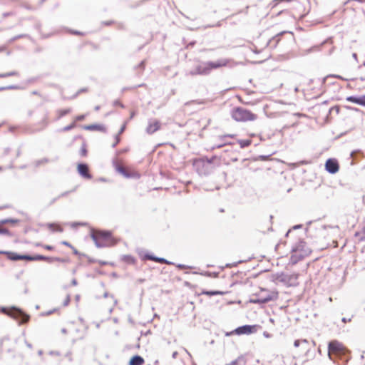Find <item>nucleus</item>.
<instances>
[{
	"label": "nucleus",
	"mask_w": 365,
	"mask_h": 365,
	"mask_svg": "<svg viewBox=\"0 0 365 365\" xmlns=\"http://www.w3.org/2000/svg\"><path fill=\"white\" fill-rule=\"evenodd\" d=\"M0 254H5L7 255L8 258L11 260H19V259H26L29 260L30 259L29 255H20L14 252H4L0 251Z\"/></svg>",
	"instance_id": "7"
},
{
	"label": "nucleus",
	"mask_w": 365,
	"mask_h": 365,
	"mask_svg": "<svg viewBox=\"0 0 365 365\" xmlns=\"http://www.w3.org/2000/svg\"><path fill=\"white\" fill-rule=\"evenodd\" d=\"M78 171L83 177L90 179L91 175L88 173V166L85 164H79L78 165Z\"/></svg>",
	"instance_id": "12"
},
{
	"label": "nucleus",
	"mask_w": 365,
	"mask_h": 365,
	"mask_svg": "<svg viewBox=\"0 0 365 365\" xmlns=\"http://www.w3.org/2000/svg\"><path fill=\"white\" fill-rule=\"evenodd\" d=\"M250 143H251V140H239V144L240 145L241 148L247 147V146L250 145Z\"/></svg>",
	"instance_id": "17"
},
{
	"label": "nucleus",
	"mask_w": 365,
	"mask_h": 365,
	"mask_svg": "<svg viewBox=\"0 0 365 365\" xmlns=\"http://www.w3.org/2000/svg\"><path fill=\"white\" fill-rule=\"evenodd\" d=\"M125 128V125H123V127L121 128V129H120V133H123V130H124Z\"/></svg>",
	"instance_id": "31"
},
{
	"label": "nucleus",
	"mask_w": 365,
	"mask_h": 365,
	"mask_svg": "<svg viewBox=\"0 0 365 365\" xmlns=\"http://www.w3.org/2000/svg\"><path fill=\"white\" fill-rule=\"evenodd\" d=\"M278 297V293L274 291H272L267 297H259L257 299H253L251 302L255 304L266 303L269 301L276 299Z\"/></svg>",
	"instance_id": "5"
},
{
	"label": "nucleus",
	"mask_w": 365,
	"mask_h": 365,
	"mask_svg": "<svg viewBox=\"0 0 365 365\" xmlns=\"http://www.w3.org/2000/svg\"><path fill=\"white\" fill-rule=\"evenodd\" d=\"M160 122L156 120H151L148 123V125L146 128V131L149 134H152L154 132L157 131L160 129Z\"/></svg>",
	"instance_id": "9"
},
{
	"label": "nucleus",
	"mask_w": 365,
	"mask_h": 365,
	"mask_svg": "<svg viewBox=\"0 0 365 365\" xmlns=\"http://www.w3.org/2000/svg\"><path fill=\"white\" fill-rule=\"evenodd\" d=\"M310 252H311V251L309 249H307L305 251H304V252L302 254H299V256L300 258H302L304 256L308 255Z\"/></svg>",
	"instance_id": "21"
},
{
	"label": "nucleus",
	"mask_w": 365,
	"mask_h": 365,
	"mask_svg": "<svg viewBox=\"0 0 365 365\" xmlns=\"http://www.w3.org/2000/svg\"><path fill=\"white\" fill-rule=\"evenodd\" d=\"M71 248L73 250L74 254H76V255L78 254L77 250L73 246Z\"/></svg>",
	"instance_id": "32"
},
{
	"label": "nucleus",
	"mask_w": 365,
	"mask_h": 365,
	"mask_svg": "<svg viewBox=\"0 0 365 365\" xmlns=\"http://www.w3.org/2000/svg\"><path fill=\"white\" fill-rule=\"evenodd\" d=\"M117 170H118V171L119 173H121V174H123V175H125V176H128V175L125 174V170H124L123 168H122V167H118Z\"/></svg>",
	"instance_id": "22"
},
{
	"label": "nucleus",
	"mask_w": 365,
	"mask_h": 365,
	"mask_svg": "<svg viewBox=\"0 0 365 365\" xmlns=\"http://www.w3.org/2000/svg\"><path fill=\"white\" fill-rule=\"evenodd\" d=\"M304 246V242H301V243L299 245V246L297 247V249L294 250V255H293L292 256V257H291L292 261L294 263H295V262H297V259H294V257H295V256L297 255V253H298V251H299V248H300V247H303Z\"/></svg>",
	"instance_id": "16"
},
{
	"label": "nucleus",
	"mask_w": 365,
	"mask_h": 365,
	"mask_svg": "<svg viewBox=\"0 0 365 365\" xmlns=\"http://www.w3.org/2000/svg\"><path fill=\"white\" fill-rule=\"evenodd\" d=\"M270 292H271L265 290V289H262L261 291V293H264V294L262 297H267Z\"/></svg>",
	"instance_id": "25"
},
{
	"label": "nucleus",
	"mask_w": 365,
	"mask_h": 365,
	"mask_svg": "<svg viewBox=\"0 0 365 365\" xmlns=\"http://www.w3.org/2000/svg\"><path fill=\"white\" fill-rule=\"evenodd\" d=\"M301 343H305V344H307V341L306 339H304V340H296V341L294 342V346L295 347H298Z\"/></svg>",
	"instance_id": "19"
},
{
	"label": "nucleus",
	"mask_w": 365,
	"mask_h": 365,
	"mask_svg": "<svg viewBox=\"0 0 365 365\" xmlns=\"http://www.w3.org/2000/svg\"><path fill=\"white\" fill-rule=\"evenodd\" d=\"M61 243L63 245H66V246H68L69 247H72V245L70 243H68V242H66V241H63Z\"/></svg>",
	"instance_id": "26"
},
{
	"label": "nucleus",
	"mask_w": 365,
	"mask_h": 365,
	"mask_svg": "<svg viewBox=\"0 0 365 365\" xmlns=\"http://www.w3.org/2000/svg\"><path fill=\"white\" fill-rule=\"evenodd\" d=\"M43 248H45L46 250H53V247L50 246V245H43Z\"/></svg>",
	"instance_id": "27"
},
{
	"label": "nucleus",
	"mask_w": 365,
	"mask_h": 365,
	"mask_svg": "<svg viewBox=\"0 0 365 365\" xmlns=\"http://www.w3.org/2000/svg\"><path fill=\"white\" fill-rule=\"evenodd\" d=\"M232 333H233V332H231V333H227V334H226V335H227V336H229V335L232 334Z\"/></svg>",
	"instance_id": "37"
},
{
	"label": "nucleus",
	"mask_w": 365,
	"mask_h": 365,
	"mask_svg": "<svg viewBox=\"0 0 365 365\" xmlns=\"http://www.w3.org/2000/svg\"><path fill=\"white\" fill-rule=\"evenodd\" d=\"M48 227L52 231H57V232H60L63 231L62 228L58 225H56V224H49Z\"/></svg>",
	"instance_id": "15"
},
{
	"label": "nucleus",
	"mask_w": 365,
	"mask_h": 365,
	"mask_svg": "<svg viewBox=\"0 0 365 365\" xmlns=\"http://www.w3.org/2000/svg\"><path fill=\"white\" fill-rule=\"evenodd\" d=\"M92 238L98 247L112 245L110 234L108 232L97 231L92 232Z\"/></svg>",
	"instance_id": "2"
},
{
	"label": "nucleus",
	"mask_w": 365,
	"mask_h": 365,
	"mask_svg": "<svg viewBox=\"0 0 365 365\" xmlns=\"http://www.w3.org/2000/svg\"><path fill=\"white\" fill-rule=\"evenodd\" d=\"M95 109H96V110H98L99 109V106H96V107L95 108Z\"/></svg>",
	"instance_id": "36"
},
{
	"label": "nucleus",
	"mask_w": 365,
	"mask_h": 365,
	"mask_svg": "<svg viewBox=\"0 0 365 365\" xmlns=\"http://www.w3.org/2000/svg\"><path fill=\"white\" fill-rule=\"evenodd\" d=\"M232 117L236 121L255 120L257 118L256 115L242 108L233 110Z\"/></svg>",
	"instance_id": "3"
},
{
	"label": "nucleus",
	"mask_w": 365,
	"mask_h": 365,
	"mask_svg": "<svg viewBox=\"0 0 365 365\" xmlns=\"http://www.w3.org/2000/svg\"><path fill=\"white\" fill-rule=\"evenodd\" d=\"M290 279H293L294 281H295V280L297 279V275H292V276L290 277Z\"/></svg>",
	"instance_id": "30"
},
{
	"label": "nucleus",
	"mask_w": 365,
	"mask_h": 365,
	"mask_svg": "<svg viewBox=\"0 0 365 365\" xmlns=\"http://www.w3.org/2000/svg\"><path fill=\"white\" fill-rule=\"evenodd\" d=\"M149 259H153L156 262H165V260L163 258H155V257H148Z\"/></svg>",
	"instance_id": "23"
},
{
	"label": "nucleus",
	"mask_w": 365,
	"mask_h": 365,
	"mask_svg": "<svg viewBox=\"0 0 365 365\" xmlns=\"http://www.w3.org/2000/svg\"><path fill=\"white\" fill-rule=\"evenodd\" d=\"M18 314L21 317V323H25L29 320V316L24 314L23 312L18 311Z\"/></svg>",
	"instance_id": "18"
},
{
	"label": "nucleus",
	"mask_w": 365,
	"mask_h": 365,
	"mask_svg": "<svg viewBox=\"0 0 365 365\" xmlns=\"http://www.w3.org/2000/svg\"><path fill=\"white\" fill-rule=\"evenodd\" d=\"M29 260L30 261H34V260H46L48 262H53L54 260L56 261H62L60 258H58V257H45V256H43V255H36V256H34V257H31L30 256V259H29Z\"/></svg>",
	"instance_id": "11"
},
{
	"label": "nucleus",
	"mask_w": 365,
	"mask_h": 365,
	"mask_svg": "<svg viewBox=\"0 0 365 365\" xmlns=\"http://www.w3.org/2000/svg\"><path fill=\"white\" fill-rule=\"evenodd\" d=\"M353 57H354L355 59H356V53H354V54H353Z\"/></svg>",
	"instance_id": "33"
},
{
	"label": "nucleus",
	"mask_w": 365,
	"mask_h": 365,
	"mask_svg": "<svg viewBox=\"0 0 365 365\" xmlns=\"http://www.w3.org/2000/svg\"><path fill=\"white\" fill-rule=\"evenodd\" d=\"M326 170L332 174L336 173L339 170V165L336 160L329 159L325 164Z\"/></svg>",
	"instance_id": "6"
},
{
	"label": "nucleus",
	"mask_w": 365,
	"mask_h": 365,
	"mask_svg": "<svg viewBox=\"0 0 365 365\" xmlns=\"http://www.w3.org/2000/svg\"><path fill=\"white\" fill-rule=\"evenodd\" d=\"M346 101L365 106V95L361 96H349L346 98Z\"/></svg>",
	"instance_id": "10"
},
{
	"label": "nucleus",
	"mask_w": 365,
	"mask_h": 365,
	"mask_svg": "<svg viewBox=\"0 0 365 365\" xmlns=\"http://www.w3.org/2000/svg\"><path fill=\"white\" fill-rule=\"evenodd\" d=\"M254 327L250 325H245L237 328L233 332L238 335L250 334L253 332Z\"/></svg>",
	"instance_id": "8"
},
{
	"label": "nucleus",
	"mask_w": 365,
	"mask_h": 365,
	"mask_svg": "<svg viewBox=\"0 0 365 365\" xmlns=\"http://www.w3.org/2000/svg\"><path fill=\"white\" fill-rule=\"evenodd\" d=\"M53 312V311H51L49 312H48L46 314H52Z\"/></svg>",
	"instance_id": "35"
},
{
	"label": "nucleus",
	"mask_w": 365,
	"mask_h": 365,
	"mask_svg": "<svg viewBox=\"0 0 365 365\" xmlns=\"http://www.w3.org/2000/svg\"><path fill=\"white\" fill-rule=\"evenodd\" d=\"M144 362L143 359L140 356H135L130 360V365H142Z\"/></svg>",
	"instance_id": "13"
},
{
	"label": "nucleus",
	"mask_w": 365,
	"mask_h": 365,
	"mask_svg": "<svg viewBox=\"0 0 365 365\" xmlns=\"http://www.w3.org/2000/svg\"><path fill=\"white\" fill-rule=\"evenodd\" d=\"M85 129L90 130H105V128L102 125H90L85 126Z\"/></svg>",
	"instance_id": "14"
},
{
	"label": "nucleus",
	"mask_w": 365,
	"mask_h": 365,
	"mask_svg": "<svg viewBox=\"0 0 365 365\" xmlns=\"http://www.w3.org/2000/svg\"><path fill=\"white\" fill-rule=\"evenodd\" d=\"M72 127H73V125H71V126H68V127L66 128V130H67V129H70V128H72Z\"/></svg>",
	"instance_id": "34"
},
{
	"label": "nucleus",
	"mask_w": 365,
	"mask_h": 365,
	"mask_svg": "<svg viewBox=\"0 0 365 365\" xmlns=\"http://www.w3.org/2000/svg\"><path fill=\"white\" fill-rule=\"evenodd\" d=\"M76 299H77V300H78V299H79V297H78V296H77V297H76Z\"/></svg>",
	"instance_id": "38"
},
{
	"label": "nucleus",
	"mask_w": 365,
	"mask_h": 365,
	"mask_svg": "<svg viewBox=\"0 0 365 365\" xmlns=\"http://www.w3.org/2000/svg\"><path fill=\"white\" fill-rule=\"evenodd\" d=\"M7 233H8L7 230L0 228V234H7Z\"/></svg>",
	"instance_id": "29"
},
{
	"label": "nucleus",
	"mask_w": 365,
	"mask_h": 365,
	"mask_svg": "<svg viewBox=\"0 0 365 365\" xmlns=\"http://www.w3.org/2000/svg\"><path fill=\"white\" fill-rule=\"evenodd\" d=\"M70 302V297L69 296H67L64 302H63V305L64 306H67Z\"/></svg>",
	"instance_id": "24"
},
{
	"label": "nucleus",
	"mask_w": 365,
	"mask_h": 365,
	"mask_svg": "<svg viewBox=\"0 0 365 365\" xmlns=\"http://www.w3.org/2000/svg\"><path fill=\"white\" fill-rule=\"evenodd\" d=\"M205 294L207 295L212 296V295H216V294H222V292H219V291H216V292H205Z\"/></svg>",
	"instance_id": "20"
},
{
	"label": "nucleus",
	"mask_w": 365,
	"mask_h": 365,
	"mask_svg": "<svg viewBox=\"0 0 365 365\" xmlns=\"http://www.w3.org/2000/svg\"><path fill=\"white\" fill-rule=\"evenodd\" d=\"M84 118H85V116L83 115H78V116L76 117V120H82L84 119Z\"/></svg>",
	"instance_id": "28"
},
{
	"label": "nucleus",
	"mask_w": 365,
	"mask_h": 365,
	"mask_svg": "<svg viewBox=\"0 0 365 365\" xmlns=\"http://www.w3.org/2000/svg\"><path fill=\"white\" fill-rule=\"evenodd\" d=\"M344 351L343 345L336 341H331L329 344V356L332 359L333 354H340Z\"/></svg>",
	"instance_id": "4"
},
{
	"label": "nucleus",
	"mask_w": 365,
	"mask_h": 365,
	"mask_svg": "<svg viewBox=\"0 0 365 365\" xmlns=\"http://www.w3.org/2000/svg\"><path fill=\"white\" fill-rule=\"evenodd\" d=\"M227 63L228 61L226 59H220L215 62H202L200 63L190 73L192 75H206L208 74L212 69L225 66L227 65Z\"/></svg>",
	"instance_id": "1"
}]
</instances>
